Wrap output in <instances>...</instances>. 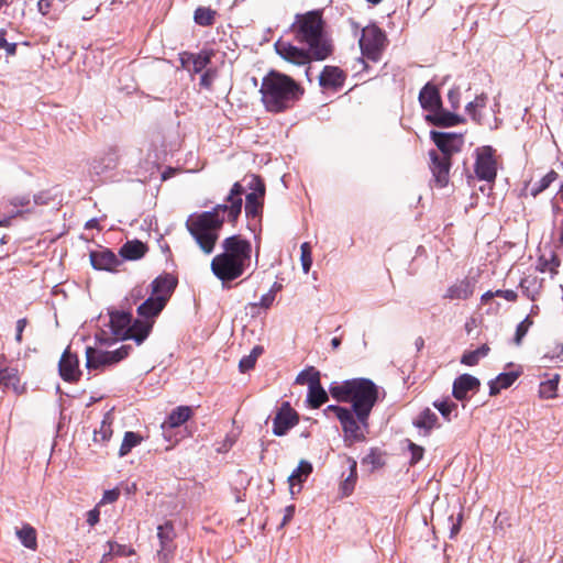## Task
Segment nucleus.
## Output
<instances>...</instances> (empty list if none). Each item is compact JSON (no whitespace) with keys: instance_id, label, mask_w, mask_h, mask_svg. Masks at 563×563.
I'll return each instance as SVG.
<instances>
[{"instance_id":"bf43d9fd","label":"nucleus","mask_w":563,"mask_h":563,"mask_svg":"<svg viewBox=\"0 0 563 563\" xmlns=\"http://www.w3.org/2000/svg\"><path fill=\"white\" fill-rule=\"evenodd\" d=\"M495 296L503 297L507 301H515L517 299V294L514 290L507 289V290H496Z\"/></svg>"},{"instance_id":"e433bc0d","label":"nucleus","mask_w":563,"mask_h":563,"mask_svg":"<svg viewBox=\"0 0 563 563\" xmlns=\"http://www.w3.org/2000/svg\"><path fill=\"white\" fill-rule=\"evenodd\" d=\"M141 441H142V437L140 434L132 432V431L125 432L123 441H122L120 450H119V455L120 456L126 455L128 453L131 452V450L133 448L139 445L141 443Z\"/></svg>"},{"instance_id":"49530a36","label":"nucleus","mask_w":563,"mask_h":563,"mask_svg":"<svg viewBox=\"0 0 563 563\" xmlns=\"http://www.w3.org/2000/svg\"><path fill=\"white\" fill-rule=\"evenodd\" d=\"M317 379L319 380L320 379V375H319V372L314 371L313 368H310V369H306V371H302L300 372L297 377H296V384H299V385H305L307 384L308 387L311 385V382L313 379Z\"/></svg>"},{"instance_id":"6e6d98bb","label":"nucleus","mask_w":563,"mask_h":563,"mask_svg":"<svg viewBox=\"0 0 563 563\" xmlns=\"http://www.w3.org/2000/svg\"><path fill=\"white\" fill-rule=\"evenodd\" d=\"M110 424H108L106 421H102L100 430L95 432V441H98L99 437L101 441H107L110 438Z\"/></svg>"},{"instance_id":"72a5a7b5","label":"nucleus","mask_w":563,"mask_h":563,"mask_svg":"<svg viewBox=\"0 0 563 563\" xmlns=\"http://www.w3.org/2000/svg\"><path fill=\"white\" fill-rule=\"evenodd\" d=\"M189 60H190V62H191V64H192V68H191V69H192V71H194V73H200V71H202V70L207 67V65L210 63V53H208V52H201V53H199V54H197V55H194V54L189 55V56L187 57V59H185L184 57L181 58V63H183V65H184V66H187V63H188Z\"/></svg>"},{"instance_id":"cd10ccee","label":"nucleus","mask_w":563,"mask_h":563,"mask_svg":"<svg viewBox=\"0 0 563 563\" xmlns=\"http://www.w3.org/2000/svg\"><path fill=\"white\" fill-rule=\"evenodd\" d=\"M345 462L349 465L350 474L342 481L340 485V490L342 493V496L347 497L352 494L354 490L356 479H357V472H356V461L352 457H345Z\"/></svg>"},{"instance_id":"774afa93","label":"nucleus","mask_w":563,"mask_h":563,"mask_svg":"<svg viewBox=\"0 0 563 563\" xmlns=\"http://www.w3.org/2000/svg\"><path fill=\"white\" fill-rule=\"evenodd\" d=\"M7 55L9 56H13L15 55L16 53V43H10L5 48H4Z\"/></svg>"},{"instance_id":"c756f323","label":"nucleus","mask_w":563,"mask_h":563,"mask_svg":"<svg viewBox=\"0 0 563 563\" xmlns=\"http://www.w3.org/2000/svg\"><path fill=\"white\" fill-rule=\"evenodd\" d=\"M18 539L20 542L30 550H36L37 547V539H36V530L25 523L15 532Z\"/></svg>"},{"instance_id":"b1692460","label":"nucleus","mask_w":563,"mask_h":563,"mask_svg":"<svg viewBox=\"0 0 563 563\" xmlns=\"http://www.w3.org/2000/svg\"><path fill=\"white\" fill-rule=\"evenodd\" d=\"M90 262L96 269L101 271H112L119 264V260L115 254L108 250L92 252L90 254Z\"/></svg>"},{"instance_id":"f3484780","label":"nucleus","mask_w":563,"mask_h":563,"mask_svg":"<svg viewBox=\"0 0 563 563\" xmlns=\"http://www.w3.org/2000/svg\"><path fill=\"white\" fill-rule=\"evenodd\" d=\"M176 285H177V280L173 276H170V275L158 276L151 284V289H152L151 295L162 299L163 302L167 303Z\"/></svg>"},{"instance_id":"6ab92c4d","label":"nucleus","mask_w":563,"mask_h":563,"mask_svg":"<svg viewBox=\"0 0 563 563\" xmlns=\"http://www.w3.org/2000/svg\"><path fill=\"white\" fill-rule=\"evenodd\" d=\"M312 472V465L308 461L301 460L298 466L291 472L288 476L289 490L294 496L301 489V483L306 481V478Z\"/></svg>"},{"instance_id":"f257e3e1","label":"nucleus","mask_w":563,"mask_h":563,"mask_svg":"<svg viewBox=\"0 0 563 563\" xmlns=\"http://www.w3.org/2000/svg\"><path fill=\"white\" fill-rule=\"evenodd\" d=\"M330 394L339 401L350 402L352 410L330 405L324 413L328 417L334 415L339 419L346 441L364 440L369 413L378 398L376 385L367 378H354L332 384Z\"/></svg>"},{"instance_id":"a18cd8bd","label":"nucleus","mask_w":563,"mask_h":563,"mask_svg":"<svg viewBox=\"0 0 563 563\" xmlns=\"http://www.w3.org/2000/svg\"><path fill=\"white\" fill-rule=\"evenodd\" d=\"M300 262L303 273L308 274L312 265L311 246L308 242H303L300 246Z\"/></svg>"},{"instance_id":"5701e85b","label":"nucleus","mask_w":563,"mask_h":563,"mask_svg":"<svg viewBox=\"0 0 563 563\" xmlns=\"http://www.w3.org/2000/svg\"><path fill=\"white\" fill-rule=\"evenodd\" d=\"M474 287V283L467 278L457 280L446 289L444 298L465 300L473 295Z\"/></svg>"},{"instance_id":"473e14b6","label":"nucleus","mask_w":563,"mask_h":563,"mask_svg":"<svg viewBox=\"0 0 563 563\" xmlns=\"http://www.w3.org/2000/svg\"><path fill=\"white\" fill-rule=\"evenodd\" d=\"M145 245L140 241L126 242L120 251V254L126 260H139L145 253Z\"/></svg>"},{"instance_id":"f03ea898","label":"nucleus","mask_w":563,"mask_h":563,"mask_svg":"<svg viewBox=\"0 0 563 563\" xmlns=\"http://www.w3.org/2000/svg\"><path fill=\"white\" fill-rule=\"evenodd\" d=\"M245 188L241 183H234L224 203H219L210 211L192 213L186 221V228L199 247L206 254H211L219 239L225 220L235 222L241 214Z\"/></svg>"},{"instance_id":"7ed1b4c3","label":"nucleus","mask_w":563,"mask_h":563,"mask_svg":"<svg viewBox=\"0 0 563 563\" xmlns=\"http://www.w3.org/2000/svg\"><path fill=\"white\" fill-rule=\"evenodd\" d=\"M221 254L211 261V271L222 283L231 282L243 275L251 264L252 245L239 235L223 240Z\"/></svg>"},{"instance_id":"864d4df0","label":"nucleus","mask_w":563,"mask_h":563,"mask_svg":"<svg viewBox=\"0 0 563 563\" xmlns=\"http://www.w3.org/2000/svg\"><path fill=\"white\" fill-rule=\"evenodd\" d=\"M409 451H410V454H411V456H410V463L411 464L418 463L422 459L423 452H424L422 446L417 445V444H415L412 442L409 443Z\"/></svg>"},{"instance_id":"c85d7f7f","label":"nucleus","mask_w":563,"mask_h":563,"mask_svg":"<svg viewBox=\"0 0 563 563\" xmlns=\"http://www.w3.org/2000/svg\"><path fill=\"white\" fill-rule=\"evenodd\" d=\"M437 421V415L427 408L421 411L420 415L415 419L413 426L420 430H423L424 434H428L435 427Z\"/></svg>"},{"instance_id":"393cba45","label":"nucleus","mask_w":563,"mask_h":563,"mask_svg":"<svg viewBox=\"0 0 563 563\" xmlns=\"http://www.w3.org/2000/svg\"><path fill=\"white\" fill-rule=\"evenodd\" d=\"M0 385L4 388L12 389L16 394L24 391V386L20 382L19 372L13 367L0 369Z\"/></svg>"},{"instance_id":"37998d69","label":"nucleus","mask_w":563,"mask_h":563,"mask_svg":"<svg viewBox=\"0 0 563 563\" xmlns=\"http://www.w3.org/2000/svg\"><path fill=\"white\" fill-rule=\"evenodd\" d=\"M433 406L440 411V413L442 415V417L446 421H451L452 420V415L457 409V405L455 402L451 401V400H448V399L434 401Z\"/></svg>"},{"instance_id":"6e6552de","label":"nucleus","mask_w":563,"mask_h":563,"mask_svg":"<svg viewBox=\"0 0 563 563\" xmlns=\"http://www.w3.org/2000/svg\"><path fill=\"white\" fill-rule=\"evenodd\" d=\"M385 41V34L378 26L374 24L365 26L360 38V47L363 55L372 60H377Z\"/></svg>"},{"instance_id":"ea45409f","label":"nucleus","mask_w":563,"mask_h":563,"mask_svg":"<svg viewBox=\"0 0 563 563\" xmlns=\"http://www.w3.org/2000/svg\"><path fill=\"white\" fill-rule=\"evenodd\" d=\"M558 384L559 375H555L553 378L542 382L539 387L540 397L544 399L554 398L556 396Z\"/></svg>"},{"instance_id":"9d476101","label":"nucleus","mask_w":563,"mask_h":563,"mask_svg":"<svg viewBox=\"0 0 563 563\" xmlns=\"http://www.w3.org/2000/svg\"><path fill=\"white\" fill-rule=\"evenodd\" d=\"M475 174L481 180L494 181L497 175V163L494 150L483 146L476 151Z\"/></svg>"},{"instance_id":"4be33fe9","label":"nucleus","mask_w":563,"mask_h":563,"mask_svg":"<svg viewBox=\"0 0 563 563\" xmlns=\"http://www.w3.org/2000/svg\"><path fill=\"white\" fill-rule=\"evenodd\" d=\"M426 119L438 126H454L464 121L460 115L442 109V106L429 113Z\"/></svg>"},{"instance_id":"0e129e2a","label":"nucleus","mask_w":563,"mask_h":563,"mask_svg":"<svg viewBox=\"0 0 563 563\" xmlns=\"http://www.w3.org/2000/svg\"><path fill=\"white\" fill-rule=\"evenodd\" d=\"M213 81V74L209 70L206 71L200 78V85L205 87H210Z\"/></svg>"},{"instance_id":"58836bf2","label":"nucleus","mask_w":563,"mask_h":563,"mask_svg":"<svg viewBox=\"0 0 563 563\" xmlns=\"http://www.w3.org/2000/svg\"><path fill=\"white\" fill-rule=\"evenodd\" d=\"M216 11L206 8V7H199L195 11L194 20L197 24L202 26L211 25L214 21Z\"/></svg>"},{"instance_id":"09e8293b","label":"nucleus","mask_w":563,"mask_h":563,"mask_svg":"<svg viewBox=\"0 0 563 563\" xmlns=\"http://www.w3.org/2000/svg\"><path fill=\"white\" fill-rule=\"evenodd\" d=\"M147 294V289L143 286H136L131 289L129 296L125 298L126 302L135 305L139 300L143 299Z\"/></svg>"},{"instance_id":"e2e57ef3","label":"nucleus","mask_w":563,"mask_h":563,"mask_svg":"<svg viewBox=\"0 0 563 563\" xmlns=\"http://www.w3.org/2000/svg\"><path fill=\"white\" fill-rule=\"evenodd\" d=\"M294 514H295V506L294 505L287 506L285 508V514H284V518L282 521V526L287 525L292 519Z\"/></svg>"},{"instance_id":"680f3d73","label":"nucleus","mask_w":563,"mask_h":563,"mask_svg":"<svg viewBox=\"0 0 563 563\" xmlns=\"http://www.w3.org/2000/svg\"><path fill=\"white\" fill-rule=\"evenodd\" d=\"M26 327V319H19L16 321V334H15V341L20 343L22 341V333Z\"/></svg>"},{"instance_id":"c03bdc74","label":"nucleus","mask_w":563,"mask_h":563,"mask_svg":"<svg viewBox=\"0 0 563 563\" xmlns=\"http://www.w3.org/2000/svg\"><path fill=\"white\" fill-rule=\"evenodd\" d=\"M559 267V261L555 256L551 255L550 258H545L541 256L538 261L537 269L541 273H551L555 274L556 268Z\"/></svg>"},{"instance_id":"4d7b16f0","label":"nucleus","mask_w":563,"mask_h":563,"mask_svg":"<svg viewBox=\"0 0 563 563\" xmlns=\"http://www.w3.org/2000/svg\"><path fill=\"white\" fill-rule=\"evenodd\" d=\"M10 203L14 208H25L30 206L31 199L29 195L16 196L10 201Z\"/></svg>"},{"instance_id":"338daca9","label":"nucleus","mask_w":563,"mask_h":563,"mask_svg":"<svg viewBox=\"0 0 563 563\" xmlns=\"http://www.w3.org/2000/svg\"><path fill=\"white\" fill-rule=\"evenodd\" d=\"M7 32L5 30H0V48H5L10 43L5 38Z\"/></svg>"},{"instance_id":"dca6fc26","label":"nucleus","mask_w":563,"mask_h":563,"mask_svg":"<svg viewBox=\"0 0 563 563\" xmlns=\"http://www.w3.org/2000/svg\"><path fill=\"white\" fill-rule=\"evenodd\" d=\"M479 386L478 378L470 374H462L453 383V396L457 400H464L470 391H477Z\"/></svg>"},{"instance_id":"9b49d317","label":"nucleus","mask_w":563,"mask_h":563,"mask_svg":"<svg viewBox=\"0 0 563 563\" xmlns=\"http://www.w3.org/2000/svg\"><path fill=\"white\" fill-rule=\"evenodd\" d=\"M276 53L286 62L296 66H305L310 63L311 53L299 48L289 42L278 40L275 43Z\"/></svg>"},{"instance_id":"aec40b11","label":"nucleus","mask_w":563,"mask_h":563,"mask_svg":"<svg viewBox=\"0 0 563 563\" xmlns=\"http://www.w3.org/2000/svg\"><path fill=\"white\" fill-rule=\"evenodd\" d=\"M419 102L421 107L432 113L441 106V97L435 86L427 84L419 93Z\"/></svg>"},{"instance_id":"2eb2a0df","label":"nucleus","mask_w":563,"mask_h":563,"mask_svg":"<svg viewBox=\"0 0 563 563\" xmlns=\"http://www.w3.org/2000/svg\"><path fill=\"white\" fill-rule=\"evenodd\" d=\"M59 374L66 382H76L79 378L80 371L78 368V357L66 349L60 357Z\"/></svg>"},{"instance_id":"412c9836","label":"nucleus","mask_w":563,"mask_h":563,"mask_svg":"<svg viewBox=\"0 0 563 563\" xmlns=\"http://www.w3.org/2000/svg\"><path fill=\"white\" fill-rule=\"evenodd\" d=\"M192 416V409L189 406H179L175 408L167 417V419L162 423V429L164 432L168 429H174L180 427L186 421L190 419Z\"/></svg>"},{"instance_id":"c9c22d12","label":"nucleus","mask_w":563,"mask_h":563,"mask_svg":"<svg viewBox=\"0 0 563 563\" xmlns=\"http://www.w3.org/2000/svg\"><path fill=\"white\" fill-rule=\"evenodd\" d=\"M489 352V347L484 344L474 351H470L463 354L461 363L467 366L476 365L481 358L485 357Z\"/></svg>"},{"instance_id":"3c124183","label":"nucleus","mask_w":563,"mask_h":563,"mask_svg":"<svg viewBox=\"0 0 563 563\" xmlns=\"http://www.w3.org/2000/svg\"><path fill=\"white\" fill-rule=\"evenodd\" d=\"M108 545H109V548H111L113 555H117V556H130L134 553L133 549L128 548L126 545L118 544L112 541H109Z\"/></svg>"},{"instance_id":"4468645a","label":"nucleus","mask_w":563,"mask_h":563,"mask_svg":"<svg viewBox=\"0 0 563 563\" xmlns=\"http://www.w3.org/2000/svg\"><path fill=\"white\" fill-rule=\"evenodd\" d=\"M431 157V170L434 177V180L439 187H444L449 183V172H450V158L448 155H439L437 152H430Z\"/></svg>"},{"instance_id":"f704fd0d","label":"nucleus","mask_w":563,"mask_h":563,"mask_svg":"<svg viewBox=\"0 0 563 563\" xmlns=\"http://www.w3.org/2000/svg\"><path fill=\"white\" fill-rule=\"evenodd\" d=\"M556 178H558V174L554 170H550L540 180H538L533 184H530L528 186V189H529L531 196L536 197L540 192L544 191Z\"/></svg>"},{"instance_id":"0eeeda50","label":"nucleus","mask_w":563,"mask_h":563,"mask_svg":"<svg viewBox=\"0 0 563 563\" xmlns=\"http://www.w3.org/2000/svg\"><path fill=\"white\" fill-rule=\"evenodd\" d=\"M129 345H122L114 351H101L93 347L86 349V367L89 371H101L107 366L117 364L129 355Z\"/></svg>"},{"instance_id":"69168bd1","label":"nucleus","mask_w":563,"mask_h":563,"mask_svg":"<svg viewBox=\"0 0 563 563\" xmlns=\"http://www.w3.org/2000/svg\"><path fill=\"white\" fill-rule=\"evenodd\" d=\"M23 213V210H16L12 212L10 217H4L0 219V227H9L11 223V219L18 216H21Z\"/></svg>"},{"instance_id":"a211bd4d","label":"nucleus","mask_w":563,"mask_h":563,"mask_svg":"<svg viewBox=\"0 0 563 563\" xmlns=\"http://www.w3.org/2000/svg\"><path fill=\"white\" fill-rule=\"evenodd\" d=\"M165 306L166 303L162 299L151 295L137 307V314L143 319L142 321H148L153 324V319L161 313Z\"/></svg>"},{"instance_id":"a19ab883","label":"nucleus","mask_w":563,"mask_h":563,"mask_svg":"<svg viewBox=\"0 0 563 563\" xmlns=\"http://www.w3.org/2000/svg\"><path fill=\"white\" fill-rule=\"evenodd\" d=\"M263 347L262 346H254L251 351V353L244 357L241 358L239 363V368L242 373L247 372L249 369L253 368L258 356L262 354Z\"/></svg>"},{"instance_id":"1a4fd4ad","label":"nucleus","mask_w":563,"mask_h":563,"mask_svg":"<svg viewBox=\"0 0 563 563\" xmlns=\"http://www.w3.org/2000/svg\"><path fill=\"white\" fill-rule=\"evenodd\" d=\"M244 180L246 181V187L250 190L245 197V213L247 217H256L262 210L265 185L256 175H250L245 177Z\"/></svg>"},{"instance_id":"7c9ffc66","label":"nucleus","mask_w":563,"mask_h":563,"mask_svg":"<svg viewBox=\"0 0 563 563\" xmlns=\"http://www.w3.org/2000/svg\"><path fill=\"white\" fill-rule=\"evenodd\" d=\"M516 379L517 375L512 372L499 374L495 379L489 382V395H497L501 389L511 386Z\"/></svg>"},{"instance_id":"39448f33","label":"nucleus","mask_w":563,"mask_h":563,"mask_svg":"<svg viewBox=\"0 0 563 563\" xmlns=\"http://www.w3.org/2000/svg\"><path fill=\"white\" fill-rule=\"evenodd\" d=\"M152 322L135 320L124 310L108 309V320L103 322L97 339L100 343L110 344L112 341L132 339L141 344L148 336Z\"/></svg>"},{"instance_id":"a878e982","label":"nucleus","mask_w":563,"mask_h":563,"mask_svg":"<svg viewBox=\"0 0 563 563\" xmlns=\"http://www.w3.org/2000/svg\"><path fill=\"white\" fill-rule=\"evenodd\" d=\"M320 85L323 87L338 88L343 85L344 75L338 67L325 66L320 77Z\"/></svg>"},{"instance_id":"8fccbe9b","label":"nucleus","mask_w":563,"mask_h":563,"mask_svg":"<svg viewBox=\"0 0 563 563\" xmlns=\"http://www.w3.org/2000/svg\"><path fill=\"white\" fill-rule=\"evenodd\" d=\"M172 531V527L169 525L159 526L157 528V537L161 541L162 550L163 552L167 548V543L170 541L169 532Z\"/></svg>"},{"instance_id":"052dcab7","label":"nucleus","mask_w":563,"mask_h":563,"mask_svg":"<svg viewBox=\"0 0 563 563\" xmlns=\"http://www.w3.org/2000/svg\"><path fill=\"white\" fill-rule=\"evenodd\" d=\"M99 516H100V512H99L98 508H93V509L89 510L87 514L88 525L91 527L97 525L99 521Z\"/></svg>"},{"instance_id":"423d86ee","label":"nucleus","mask_w":563,"mask_h":563,"mask_svg":"<svg viewBox=\"0 0 563 563\" xmlns=\"http://www.w3.org/2000/svg\"><path fill=\"white\" fill-rule=\"evenodd\" d=\"M291 31L299 43L308 45L314 59L322 60L331 54L332 45L323 31L320 11L297 14Z\"/></svg>"},{"instance_id":"ddd939ff","label":"nucleus","mask_w":563,"mask_h":563,"mask_svg":"<svg viewBox=\"0 0 563 563\" xmlns=\"http://www.w3.org/2000/svg\"><path fill=\"white\" fill-rule=\"evenodd\" d=\"M431 139L441 151L440 155H450L457 152L463 143L461 135L431 131Z\"/></svg>"},{"instance_id":"f8f14e48","label":"nucleus","mask_w":563,"mask_h":563,"mask_svg":"<svg viewBox=\"0 0 563 563\" xmlns=\"http://www.w3.org/2000/svg\"><path fill=\"white\" fill-rule=\"evenodd\" d=\"M297 423V412L290 407L289 402H284L273 420V433L282 437Z\"/></svg>"},{"instance_id":"603ef678","label":"nucleus","mask_w":563,"mask_h":563,"mask_svg":"<svg viewBox=\"0 0 563 563\" xmlns=\"http://www.w3.org/2000/svg\"><path fill=\"white\" fill-rule=\"evenodd\" d=\"M275 300V292L273 290H269L267 294H264L261 299H260V302H254V303H251L250 307L251 309H255L256 307H262L264 309H268L273 302Z\"/></svg>"},{"instance_id":"de8ad7c7","label":"nucleus","mask_w":563,"mask_h":563,"mask_svg":"<svg viewBox=\"0 0 563 563\" xmlns=\"http://www.w3.org/2000/svg\"><path fill=\"white\" fill-rule=\"evenodd\" d=\"M532 324V321L529 317H527L523 321H521L517 329H516V335H515V343L519 345L523 339V336L527 334L529 327Z\"/></svg>"},{"instance_id":"13d9d810","label":"nucleus","mask_w":563,"mask_h":563,"mask_svg":"<svg viewBox=\"0 0 563 563\" xmlns=\"http://www.w3.org/2000/svg\"><path fill=\"white\" fill-rule=\"evenodd\" d=\"M119 496H120V492L118 489L106 490L100 503L101 504L114 503L119 498Z\"/></svg>"},{"instance_id":"79ce46f5","label":"nucleus","mask_w":563,"mask_h":563,"mask_svg":"<svg viewBox=\"0 0 563 563\" xmlns=\"http://www.w3.org/2000/svg\"><path fill=\"white\" fill-rule=\"evenodd\" d=\"M520 287L530 299L534 300L537 295L539 294L540 283L537 280L536 277L529 276L521 279Z\"/></svg>"},{"instance_id":"4c0bfd02","label":"nucleus","mask_w":563,"mask_h":563,"mask_svg":"<svg viewBox=\"0 0 563 563\" xmlns=\"http://www.w3.org/2000/svg\"><path fill=\"white\" fill-rule=\"evenodd\" d=\"M67 1L68 0H38L37 10L42 15L46 16L51 13L58 12Z\"/></svg>"},{"instance_id":"bb28decb","label":"nucleus","mask_w":563,"mask_h":563,"mask_svg":"<svg viewBox=\"0 0 563 563\" xmlns=\"http://www.w3.org/2000/svg\"><path fill=\"white\" fill-rule=\"evenodd\" d=\"M308 388L307 400L312 408H318L328 400V394L322 388L320 379L314 378Z\"/></svg>"},{"instance_id":"2f4dec72","label":"nucleus","mask_w":563,"mask_h":563,"mask_svg":"<svg viewBox=\"0 0 563 563\" xmlns=\"http://www.w3.org/2000/svg\"><path fill=\"white\" fill-rule=\"evenodd\" d=\"M487 96L482 93L477 96L473 101L468 102L465 107V111L471 115V118L477 123H483L482 110L486 107Z\"/></svg>"},{"instance_id":"20e7f679","label":"nucleus","mask_w":563,"mask_h":563,"mask_svg":"<svg viewBox=\"0 0 563 563\" xmlns=\"http://www.w3.org/2000/svg\"><path fill=\"white\" fill-rule=\"evenodd\" d=\"M260 93L265 109L278 113L291 108L302 89L291 77L272 70L262 79Z\"/></svg>"},{"instance_id":"5fc2aeb1","label":"nucleus","mask_w":563,"mask_h":563,"mask_svg":"<svg viewBox=\"0 0 563 563\" xmlns=\"http://www.w3.org/2000/svg\"><path fill=\"white\" fill-rule=\"evenodd\" d=\"M460 98L461 93L459 87H453L449 90L448 100L453 110H457L460 108Z\"/></svg>"}]
</instances>
